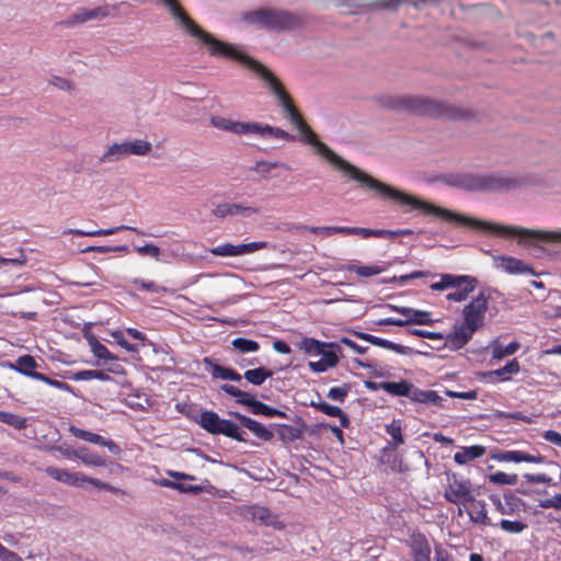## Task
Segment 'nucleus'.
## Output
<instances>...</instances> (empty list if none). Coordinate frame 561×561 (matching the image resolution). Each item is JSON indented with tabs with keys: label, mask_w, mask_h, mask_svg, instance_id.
Returning a JSON list of instances; mask_svg holds the SVG:
<instances>
[{
	"label": "nucleus",
	"mask_w": 561,
	"mask_h": 561,
	"mask_svg": "<svg viewBox=\"0 0 561 561\" xmlns=\"http://www.w3.org/2000/svg\"><path fill=\"white\" fill-rule=\"evenodd\" d=\"M539 506L542 508L553 507L556 510H561V494H554L551 499L541 500L539 502Z\"/></svg>",
	"instance_id": "60"
},
{
	"label": "nucleus",
	"mask_w": 561,
	"mask_h": 561,
	"mask_svg": "<svg viewBox=\"0 0 561 561\" xmlns=\"http://www.w3.org/2000/svg\"><path fill=\"white\" fill-rule=\"evenodd\" d=\"M340 348H323V352L320 353L321 358L317 362H309V368L314 373H323L329 368H333L339 363V356L336 351Z\"/></svg>",
	"instance_id": "24"
},
{
	"label": "nucleus",
	"mask_w": 561,
	"mask_h": 561,
	"mask_svg": "<svg viewBox=\"0 0 561 561\" xmlns=\"http://www.w3.org/2000/svg\"><path fill=\"white\" fill-rule=\"evenodd\" d=\"M243 516L262 525L271 526L277 530L285 528V524L278 518V516L264 506H248L243 510Z\"/></svg>",
	"instance_id": "18"
},
{
	"label": "nucleus",
	"mask_w": 561,
	"mask_h": 561,
	"mask_svg": "<svg viewBox=\"0 0 561 561\" xmlns=\"http://www.w3.org/2000/svg\"><path fill=\"white\" fill-rule=\"evenodd\" d=\"M198 423L210 434H222L239 442L244 440L239 426L234 422L221 419L213 411H204L199 416Z\"/></svg>",
	"instance_id": "10"
},
{
	"label": "nucleus",
	"mask_w": 561,
	"mask_h": 561,
	"mask_svg": "<svg viewBox=\"0 0 561 561\" xmlns=\"http://www.w3.org/2000/svg\"><path fill=\"white\" fill-rule=\"evenodd\" d=\"M127 157L147 156L152 151V145L145 139H133L124 141Z\"/></svg>",
	"instance_id": "32"
},
{
	"label": "nucleus",
	"mask_w": 561,
	"mask_h": 561,
	"mask_svg": "<svg viewBox=\"0 0 561 561\" xmlns=\"http://www.w3.org/2000/svg\"><path fill=\"white\" fill-rule=\"evenodd\" d=\"M236 121L224 117L213 116L210 117V125L219 130L229 131L233 134Z\"/></svg>",
	"instance_id": "50"
},
{
	"label": "nucleus",
	"mask_w": 561,
	"mask_h": 561,
	"mask_svg": "<svg viewBox=\"0 0 561 561\" xmlns=\"http://www.w3.org/2000/svg\"><path fill=\"white\" fill-rule=\"evenodd\" d=\"M233 134L238 136H254L263 139H280L286 141L294 139L290 134L278 127L253 122L236 121Z\"/></svg>",
	"instance_id": "11"
},
{
	"label": "nucleus",
	"mask_w": 561,
	"mask_h": 561,
	"mask_svg": "<svg viewBox=\"0 0 561 561\" xmlns=\"http://www.w3.org/2000/svg\"><path fill=\"white\" fill-rule=\"evenodd\" d=\"M351 387L348 385H343L341 387H333L328 392V398L333 401L343 402L350 392Z\"/></svg>",
	"instance_id": "55"
},
{
	"label": "nucleus",
	"mask_w": 561,
	"mask_h": 561,
	"mask_svg": "<svg viewBox=\"0 0 561 561\" xmlns=\"http://www.w3.org/2000/svg\"><path fill=\"white\" fill-rule=\"evenodd\" d=\"M409 545L413 561H431V546L424 535L420 533L412 534Z\"/></svg>",
	"instance_id": "22"
},
{
	"label": "nucleus",
	"mask_w": 561,
	"mask_h": 561,
	"mask_svg": "<svg viewBox=\"0 0 561 561\" xmlns=\"http://www.w3.org/2000/svg\"><path fill=\"white\" fill-rule=\"evenodd\" d=\"M490 294L481 290L462 309L461 323L455 324L446 336V345L453 350L465 346L474 332L484 325L485 314L489 309Z\"/></svg>",
	"instance_id": "4"
},
{
	"label": "nucleus",
	"mask_w": 561,
	"mask_h": 561,
	"mask_svg": "<svg viewBox=\"0 0 561 561\" xmlns=\"http://www.w3.org/2000/svg\"><path fill=\"white\" fill-rule=\"evenodd\" d=\"M458 278L460 279L457 282V285L451 287L455 290L446 296L447 300L463 301L477 287L478 280L472 276L459 275Z\"/></svg>",
	"instance_id": "20"
},
{
	"label": "nucleus",
	"mask_w": 561,
	"mask_h": 561,
	"mask_svg": "<svg viewBox=\"0 0 561 561\" xmlns=\"http://www.w3.org/2000/svg\"><path fill=\"white\" fill-rule=\"evenodd\" d=\"M89 346L93 355L100 359L117 360V357L113 355L105 345L99 342L94 336L88 339Z\"/></svg>",
	"instance_id": "37"
},
{
	"label": "nucleus",
	"mask_w": 561,
	"mask_h": 561,
	"mask_svg": "<svg viewBox=\"0 0 561 561\" xmlns=\"http://www.w3.org/2000/svg\"><path fill=\"white\" fill-rule=\"evenodd\" d=\"M73 456L81 460L87 466H105V460L102 457L94 454H90L85 448H79L78 450L73 451Z\"/></svg>",
	"instance_id": "39"
},
{
	"label": "nucleus",
	"mask_w": 561,
	"mask_h": 561,
	"mask_svg": "<svg viewBox=\"0 0 561 561\" xmlns=\"http://www.w3.org/2000/svg\"><path fill=\"white\" fill-rule=\"evenodd\" d=\"M2 423L9 424L18 430L25 428L27 425L26 419L10 412H5Z\"/></svg>",
	"instance_id": "56"
},
{
	"label": "nucleus",
	"mask_w": 561,
	"mask_h": 561,
	"mask_svg": "<svg viewBox=\"0 0 561 561\" xmlns=\"http://www.w3.org/2000/svg\"><path fill=\"white\" fill-rule=\"evenodd\" d=\"M444 182L453 187L472 191L486 192L485 173H455L444 178Z\"/></svg>",
	"instance_id": "12"
},
{
	"label": "nucleus",
	"mask_w": 561,
	"mask_h": 561,
	"mask_svg": "<svg viewBox=\"0 0 561 561\" xmlns=\"http://www.w3.org/2000/svg\"><path fill=\"white\" fill-rule=\"evenodd\" d=\"M277 167V162L260 161L255 164L254 170L256 173L267 174Z\"/></svg>",
	"instance_id": "62"
},
{
	"label": "nucleus",
	"mask_w": 561,
	"mask_h": 561,
	"mask_svg": "<svg viewBox=\"0 0 561 561\" xmlns=\"http://www.w3.org/2000/svg\"><path fill=\"white\" fill-rule=\"evenodd\" d=\"M0 560L1 561H23V559L18 553L7 549L3 545L0 548Z\"/></svg>",
	"instance_id": "63"
},
{
	"label": "nucleus",
	"mask_w": 561,
	"mask_h": 561,
	"mask_svg": "<svg viewBox=\"0 0 561 561\" xmlns=\"http://www.w3.org/2000/svg\"><path fill=\"white\" fill-rule=\"evenodd\" d=\"M213 375L216 378H220L224 380H233V381H240L241 375L236 373L234 370L230 368H226L219 365H215L213 368Z\"/></svg>",
	"instance_id": "49"
},
{
	"label": "nucleus",
	"mask_w": 561,
	"mask_h": 561,
	"mask_svg": "<svg viewBox=\"0 0 561 561\" xmlns=\"http://www.w3.org/2000/svg\"><path fill=\"white\" fill-rule=\"evenodd\" d=\"M48 82L56 89L65 91V92L71 93L76 90L75 82L66 77L51 76L49 78Z\"/></svg>",
	"instance_id": "45"
},
{
	"label": "nucleus",
	"mask_w": 561,
	"mask_h": 561,
	"mask_svg": "<svg viewBox=\"0 0 561 561\" xmlns=\"http://www.w3.org/2000/svg\"><path fill=\"white\" fill-rule=\"evenodd\" d=\"M458 276L459 275L454 274H443L438 282L431 285V288L433 290H445L451 288L453 286L457 285V282L460 279Z\"/></svg>",
	"instance_id": "48"
},
{
	"label": "nucleus",
	"mask_w": 561,
	"mask_h": 561,
	"mask_svg": "<svg viewBox=\"0 0 561 561\" xmlns=\"http://www.w3.org/2000/svg\"><path fill=\"white\" fill-rule=\"evenodd\" d=\"M300 350L311 355H318L323 352V348H339L334 343H323L316 339L305 337L299 343Z\"/></svg>",
	"instance_id": "33"
},
{
	"label": "nucleus",
	"mask_w": 561,
	"mask_h": 561,
	"mask_svg": "<svg viewBox=\"0 0 561 561\" xmlns=\"http://www.w3.org/2000/svg\"><path fill=\"white\" fill-rule=\"evenodd\" d=\"M520 369L517 359L510 360L504 367L495 369L490 373V376L501 377L503 380H507L510 375H516Z\"/></svg>",
	"instance_id": "44"
},
{
	"label": "nucleus",
	"mask_w": 561,
	"mask_h": 561,
	"mask_svg": "<svg viewBox=\"0 0 561 561\" xmlns=\"http://www.w3.org/2000/svg\"><path fill=\"white\" fill-rule=\"evenodd\" d=\"M347 271L355 272L362 277H371L383 272V268L378 265H355L351 264L345 267Z\"/></svg>",
	"instance_id": "40"
},
{
	"label": "nucleus",
	"mask_w": 561,
	"mask_h": 561,
	"mask_svg": "<svg viewBox=\"0 0 561 561\" xmlns=\"http://www.w3.org/2000/svg\"><path fill=\"white\" fill-rule=\"evenodd\" d=\"M69 431L73 436H76L79 439H82V440H85V442H89L92 444L105 446L111 453H113L115 455H118L121 453V448L117 444H115L111 439H106V438L102 437L99 434H94V433L78 428L76 426H70Z\"/></svg>",
	"instance_id": "21"
},
{
	"label": "nucleus",
	"mask_w": 561,
	"mask_h": 561,
	"mask_svg": "<svg viewBox=\"0 0 561 561\" xmlns=\"http://www.w3.org/2000/svg\"><path fill=\"white\" fill-rule=\"evenodd\" d=\"M472 488L469 480L453 474L448 478V485L445 490V499L451 503H465L472 499Z\"/></svg>",
	"instance_id": "14"
},
{
	"label": "nucleus",
	"mask_w": 561,
	"mask_h": 561,
	"mask_svg": "<svg viewBox=\"0 0 561 561\" xmlns=\"http://www.w3.org/2000/svg\"><path fill=\"white\" fill-rule=\"evenodd\" d=\"M72 379L76 381L92 380V379L108 381V380H111V377L108 374H106L105 371H102V370H81V371L73 374Z\"/></svg>",
	"instance_id": "42"
},
{
	"label": "nucleus",
	"mask_w": 561,
	"mask_h": 561,
	"mask_svg": "<svg viewBox=\"0 0 561 561\" xmlns=\"http://www.w3.org/2000/svg\"><path fill=\"white\" fill-rule=\"evenodd\" d=\"M111 336L114 339V341L119 345L122 346L123 348H125L127 352H130V353H137L138 352V347L134 344H130L128 343L123 333L121 331H113L111 333Z\"/></svg>",
	"instance_id": "59"
},
{
	"label": "nucleus",
	"mask_w": 561,
	"mask_h": 561,
	"mask_svg": "<svg viewBox=\"0 0 561 561\" xmlns=\"http://www.w3.org/2000/svg\"><path fill=\"white\" fill-rule=\"evenodd\" d=\"M157 2L169 10L179 28L196 39L198 43L203 44L207 51L217 42L218 38L197 25L196 22L179 4L178 0H157Z\"/></svg>",
	"instance_id": "7"
},
{
	"label": "nucleus",
	"mask_w": 561,
	"mask_h": 561,
	"mask_svg": "<svg viewBox=\"0 0 561 561\" xmlns=\"http://www.w3.org/2000/svg\"><path fill=\"white\" fill-rule=\"evenodd\" d=\"M26 255L21 252L18 256L15 257H2L0 256V268L4 267V266H12L14 268H20L22 266H24L26 264Z\"/></svg>",
	"instance_id": "52"
},
{
	"label": "nucleus",
	"mask_w": 561,
	"mask_h": 561,
	"mask_svg": "<svg viewBox=\"0 0 561 561\" xmlns=\"http://www.w3.org/2000/svg\"><path fill=\"white\" fill-rule=\"evenodd\" d=\"M403 321H408L409 323L415 324H431L433 320L431 319V313L427 311L415 310L413 312L412 318L404 319Z\"/></svg>",
	"instance_id": "57"
},
{
	"label": "nucleus",
	"mask_w": 561,
	"mask_h": 561,
	"mask_svg": "<svg viewBox=\"0 0 561 561\" xmlns=\"http://www.w3.org/2000/svg\"><path fill=\"white\" fill-rule=\"evenodd\" d=\"M8 366L20 374L32 376L34 369L37 367L35 359L30 355L20 356L14 364H8Z\"/></svg>",
	"instance_id": "34"
},
{
	"label": "nucleus",
	"mask_w": 561,
	"mask_h": 561,
	"mask_svg": "<svg viewBox=\"0 0 561 561\" xmlns=\"http://www.w3.org/2000/svg\"><path fill=\"white\" fill-rule=\"evenodd\" d=\"M161 485L167 486V488H171V489H175V490H179V491L185 492V493H195L196 494V493L202 492V488L201 486L187 485L185 483L174 482V481H170V480L162 481Z\"/></svg>",
	"instance_id": "51"
},
{
	"label": "nucleus",
	"mask_w": 561,
	"mask_h": 561,
	"mask_svg": "<svg viewBox=\"0 0 561 561\" xmlns=\"http://www.w3.org/2000/svg\"><path fill=\"white\" fill-rule=\"evenodd\" d=\"M231 345L234 350L241 353H254L259 351L260 345L257 342L253 340H248L243 337H237L232 340Z\"/></svg>",
	"instance_id": "43"
},
{
	"label": "nucleus",
	"mask_w": 561,
	"mask_h": 561,
	"mask_svg": "<svg viewBox=\"0 0 561 561\" xmlns=\"http://www.w3.org/2000/svg\"><path fill=\"white\" fill-rule=\"evenodd\" d=\"M356 335L360 340L367 341V342L371 343L373 345L380 346V347H383V348H387V350H391V351H393L396 353H399V354H404L405 353V347L404 346L396 344V343H393L391 341H388V340H385V339H381V337H378V336H375V335H371V334H368V333H363V332H357Z\"/></svg>",
	"instance_id": "31"
},
{
	"label": "nucleus",
	"mask_w": 561,
	"mask_h": 561,
	"mask_svg": "<svg viewBox=\"0 0 561 561\" xmlns=\"http://www.w3.org/2000/svg\"><path fill=\"white\" fill-rule=\"evenodd\" d=\"M122 230H131L138 232V230L134 227L129 226H118L113 227L110 229H101V230H92V231H84L79 229H69L67 233H71L75 236H87V237H94V236H111Z\"/></svg>",
	"instance_id": "35"
},
{
	"label": "nucleus",
	"mask_w": 561,
	"mask_h": 561,
	"mask_svg": "<svg viewBox=\"0 0 561 561\" xmlns=\"http://www.w3.org/2000/svg\"><path fill=\"white\" fill-rule=\"evenodd\" d=\"M486 192H510L526 184L525 179L506 172L485 173Z\"/></svg>",
	"instance_id": "13"
},
{
	"label": "nucleus",
	"mask_w": 561,
	"mask_h": 561,
	"mask_svg": "<svg viewBox=\"0 0 561 561\" xmlns=\"http://www.w3.org/2000/svg\"><path fill=\"white\" fill-rule=\"evenodd\" d=\"M500 526L504 531L511 534H519L527 527L522 522L507 519H502Z\"/></svg>",
	"instance_id": "54"
},
{
	"label": "nucleus",
	"mask_w": 561,
	"mask_h": 561,
	"mask_svg": "<svg viewBox=\"0 0 561 561\" xmlns=\"http://www.w3.org/2000/svg\"><path fill=\"white\" fill-rule=\"evenodd\" d=\"M125 158H127V153L124 141H122L108 145L99 161L100 163H115Z\"/></svg>",
	"instance_id": "28"
},
{
	"label": "nucleus",
	"mask_w": 561,
	"mask_h": 561,
	"mask_svg": "<svg viewBox=\"0 0 561 561\" xmlns=\"http://www.w3.org/2000/svg\"><path fill=\"white\" fill-rule=\"evenodd\" d=\"M468 502L470 504L467 508V513L470 519L476 524L488 525L489 518L484 503L481 501H476L473 497Z\"/></svg>",
	"instance_id": "29"
},
{
	"label": "nucleus",
	"mask_w": 561,
	"mask_h": 561,
	"mask_svg": "<svg viewBox=\"0 0 561 561\" xmlns=\"http://www.w3.org/2000/svg\"><path fill=\"white\" fill-rule=\"evenodd\" d=\"M494 266L497 270L503 271L507 274L519 275L528 274L531 276H538L539 274L523 260L508 256V255H495L493 257Z\"/></svg>",
	"instance_id": "17"
},
{
	"label": "nucleus",
	"mask_w": 561,
	"mask_h": 561,
	"mask_svg": "<svg viewBox=\"0 0 561 561\" xmlns=\"http://www.w3.org/2000/svg\"><path fill=\"white\" fill-rule=\"evenodd\" d=\"M386 432L391 436L394 447H398L404 443L402 436V426L400 421H392L390 424L386 425Z\"/></svg>",
	"instance_id": "46"
},
{
	"label": "nucleus",
	"mask_w": 561,
	"mask_h": 561,
	"mask_svg": "<svg viewBox=\"0 0 561 561\" xmlns=\"http://www.w3.org/2000/svg\"><path fill=\"white\" fill-rule=\"evenodd\" d=\"M251 411L254 414H261L265 416L280 415V412H278L276 409L271 408L260 401H255Z\"/></svg>",
	"instance_id": "58"
},
{
	"label": "nucleus",
	"mask_w": 561,
	"mask_h": 561,
	"mask_svg": "<svg viewBox=\"0 0 561 561\" xmlns=\"http://www.w3.org/2000/svg\"><path fill=\"white\" fill-rule=\"evenodd\" d=\"M241 21L256 28L284 30L295 23L291 14L274 9H259L241 14Z\"/></svg>",
	"instance_id": "8"
},
{
	"label": "nucleus",
	"mask_w": 561,
	"mask_h": 561,
	"mask_svg": "<svg viewBox=\"0 0 561 561\" xmlns=\"http://www.w3.org/2000/svg\"><path fill=\"white\" fill-rule=\"evenodd\" d=\"M486 231L506 238H515L520 247H535L537 243H561V230L528 229L486 221Z\"/></svg>",
	"instance_id": "6"
},
{
	"label": "nucleus",
	"mask_w": 561,
	"mask_h": 561,
	"mask_svg": "<svg viewBox=\"0 0 561 561\" xmlns=\"http://www.w3.org/2000/svg\"><path fill=\"white\" fill-rule=\"evenodd\" d=\"M211 57H225L234 60L251 70L264 84V87L276 98L284 100L289 95L280 79L265 65L243 51L238 45L217 39L208 50Z\"/></svg>",
	"instance_id": "3"
},
{
	"label": "nucleus",
	"mask_w": 561,
	"mask_h": 561,
	"mask_svg": "<svg viewBox=\"0 0 561 561\" xmlns=\"http://www.w3.org/2000/svg\"><path fill=\"white\" fill-rule=\"evenodd\" d=\"M273 373L264 367L249 369L244 373V378L254 386H261Z\"/></svg>",
	"instance_id": "38"
},
{
	"label": "nucleus",
	"mask_w": 561,
	"mask_h": 561,
	"mask_svg": "<svg viewBox=\"0 0 561 561\" xmlns=\"http://www.w3.org/2000/svg\"><path fill=\"white\" fill-rule=\"evenodd\" d=\"M278 103L283 107L287 119L298 130V139L302 144L308 145L314 154L327 161L342 174L358 182L360 185L375 192L382 198L391 199L402 205H408L411 207V209H417L424 214L436 216L446 222L455 224L457 226H465L472 229L484 230V227L486 226V221L484 220L468 217L463 214L436 206L430 202L403 193L351 164L318 138L317 134L305 123L301 115L294 106L289 95L285 96L284 100L278 101Z\"/></svg>",
	"instance_id": "2"
},
{
	"label": "nucleus",
	"mask_w": 561,
	"mask_h": 561,
	"mask_svg": "<svg viewBox=\"0 0 561 561\" xmlns=\"http://www.w3.org/2000/svg\"><path fill=\"white\" fill-rule=\"evenodd\" d=\"M259 213V207L247 203H221L211 210L213 216L218 219L236 216L249 217Z\"/></svg>",
	"instance_id": "16"
},
{
	"label": "nucleus",
	"mask_w": 561,
	"mask_h": 561,
	"mask_svg": "<svg viewBox=\"0 0 561 561\" xmlns=\"http://www.w3.org/2000/svg\"><path fill=\"white\" fill-rule=\"evenodd\" d=\"M542 437L550 444L561 447V434L559 432L549 430L543 432Z\"/></svg>",
	"instance_id": "64"
},
{
	"label": "nucleus",
	"mask_w": 561,
	"mask_h": 561,
	"mask_svg": "<svg viewBox=\"0 0 561 561\" xmlns=\"http://www.w3.org/2000/svg\"><path fill=\"white\" fill-rule=\"evenodd\" d=\"M387 105L396 111H409L417 115L459 118L463 112L454 105L419 95L396 96L388 100Z\"/></svg>",
	"instance_id": "5"
},
{
	"label": "nucleus",
	"mask_w": 561,
	"mask_h": 561,
	"mask_svg": "<svg viewBox=\"0 0 561 561\" xmlns=\"http://www.w3.org/2000/svg\"><path fill=\"white\" fill-rule=\"evenodd\" d=\"M134 283L139 286V288L152 291V293H159L164 291V288L159 287L154 282L151 280H142V279H135Z\"/></svg>",
	"instance_id": "61"
},
{
	"label": "nucleus",
	"mask_w": 561,
	"mask_h": 561,
	"mask_svg": "<svg viewBox=\"0 0 561 561\" xmlns=\"http://www.w3.org/2000/svg\"><path fill=\"white\" fill-rule=\"evenodd\" d=\"M490 347L492 348V358L501 359L505 356L516 353L519 348V343L512 342L508 345H502L497 341H493Z\"/></svg>",
	"instance_id": "36"
},
{
	"label": "nucleus",
	"mask_w": 561,
	"mask_h": 561,
	"mask_svg": "<svg viewBox=\"0 0 561 561\" xmlns=\"http://www.w3.org/2000/svg\"><path fill=\"white\" fill-rule=\"evenodd\" d=\"M494 459L506 462H533L541 463L545 458L540 454H528L520 450H506L496 454Z\"/></svg>",
	"instance_id": "23"
},
{
	"label": "nucleus",
	"mask_w": 561,
	"mask_h": 561,
	"mask_svg": "<svg viewBox=\"0 0 561 561\" xmlns=\"http://www.w3.org/2000/svg\"><path fill=\"white\" fill-rule=\"evenodd\" d=\"M367 387L370 389L377 388V386L373 382H367ZM378 388L385 390L386 392L392 396H402L410 398L412 385H410L408 381H383L378 385Z\"/></svg>",
	"instance_id": "25"
},
{
	"label": "nucleus",
	"mask_w": 561,
	"mask_h": 561,
	"mask_svg": "<svg viewBox=\"0 0 561 561\" xmlns=\"http://www.w3.org/2000/svg\"><path fill=\"white\" fill-rule=\"evenodd\" d=\"M486 449L481 445L461 447L455 455L454 460L458 465H467L471 460L482 457Z\"/></svg>",
	"instance_id": "26"
},
{
	"label": "nucleus",
	"mask_w": 561,
	"mask_h": 561,
	"mask_svg": "<svg viewBox=\"0 0 561 561\" xmlns=\"http://www.w3.org/2000/svg\"><path fill=\"white\" fill-rule=\"evenodd\" d=\"M319 409L321 412H323L324 414H327L329 416L339 417L341 426H343V427L348 426V423H350L348 417L339 407L331 405L329 403H321V404H319Z\"/></svg>",
	"instance_id": "41"
},
{
	"label": "nucleus",
	"mask_w": 561,
	"mask_h": 561,
	"mask_svg": "<svg viewBox=\"0 0 561 561\" xmlns=\"http://www.w3.org/2000/svg\"><path fill=\"white\" fill-rule=\"evenodd\" d=\"M516 474H508L502 471H497L489 476L490 482L501 485H515L517 483Z\"/></svg>",
	"instance_id": "47"
},
{
	"label": "nucleus",
	"mask_w": 561,
	"mask_h": 561,
	"mask_svg": "<svg viewBox=\"0 0 561 561\" xmlns=\"http://www.w3.org/2000/svg\"><path fill=\"white\" fill-rule=\"evenodd\" d=\"M268 243L265 241H255L242 244H230L225 243L211 248L209 252L216 256H241L245 254L254 253L259 250L266 249Z\"/></svg>",
	"instance_id": "15"
},
{
	"label": "nucleus",
	"mask_w": 561,
	"mask_h": 561,
	"mask_svg": "<svg viewBox=\"0 0 561 561\" xmlns=\"http://www.w3.org/2000/svg\"><path fill=\"white\" fill-rule=\"evenodd\" d=\"M136 251L139 255H148V256H151L152 259H154L156 261H161V251L160 249L153 244V243H147L142 247H137L136 248Z\"/></svg>",
	"instance_id": "53"
},
{
	"label": "nucleus",
	"mask_w": 561,
	"mask_h": 561,
	"mask_svg": "<svg viewBox=\"0 0 561 561\" xmlns=\"http://www.w3.org/2000/svg\"><path fill=\"white\" fill-rule=\"evenodd\" d=\"M117 10V5L103 4L92 9H80L70 16L72 24H81L92 20H103L111 16L114 11Z\"/></svg>",
	"instance_id": "19"
},
{
	"label": "nucleus",
	"mask_w": 561,
	"mask_h": 561,
	"mask_svg": "<svg viewBox=\"0 0 561 561\" xmlns=\"http://www.w3.org/2000/svg\"><path fill=\"white\" fill-rule=\"evenodd\" d=\"M236 417L241 422V424L244 427L251 431L256 437L263 440H270L273 437V433L260 422L239 413H236Z\"/></svg>",
	"instance_id": "27"
},
{
	"label": "nucleus",
	"mask_w": 561,
	"mask_h": 561,
	"mask_svg": "<svg viewBox=\"0 0 561 561\" xmlns=\"http://www.w3.org/2000/svg\"><path fill=\"white\" fill-rule=\"evenodd\" d=\"M45 472L51 479L65 483L69 486L84 488L85 484L93 485L101 490L118 493L119 490L108 483L102 482L95 478L88 477L81 472L69 471L67 469L49 466L45 468Z\"/></svg>",
	"instance_id": "9"
},
{
	"label": "nucleus",
	"mask_w": 561,
	"mask_h": 561,
	"mask_svg": "<svg viewBox=\"0 0 561 561\" xmlns=\"http://www.w3.org/2000/svg\"><path fill=\"white\" fill-rule=\"evenodd\" d=\"M410 399L415 402L426 403L432 405H442L443 398H440L434 390H421L413 388L411 390Z\"/></svg>",
	"instance_id": "30"
},
{
	"label": "nucleus",
	"mask_w": 561,
	"mask_h": 561,
	"mask_svg": "<svg viewBox=\"0 0 561 561\" xmlns=\"http://www.w3.org/2000/svg\"><path fill=\"white\" fill-rule=\"evenodd\" d=\"M278 103L283 107L287 119L298 130V139L302 144L308 145L314 154L327 161L342 174L358 182L360 185L375 192L382 198L391 199L402 205H408L411 207V209H417L424 214L436 216L446 222L455 224L457 226H465L472 229L484 230V227L486 226V221L484 220L468 217L463 214L436 206L430 202L403 193L351 164L318 138L317 134L305 123L301 115L294 106L289 95L285 96L284 100L278 101Z\"/></svg>",
	"instance_id": "1"
}]
</instances>
